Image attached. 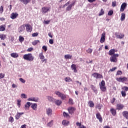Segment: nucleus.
Instances as JSON below:
<instances>
[{
	"label": "nucleus",
	"instance_id": "obj_24",
	"mask_svg": "<svg viewBox=\"0 0 128 128\" xmlns=\"http://www.w3.org/2000/svg\"><path fill=\"white\" fill-rule=\"evenodd\" d=\"M110 112L112 116H116V110L114 108H111Z\"/></svg>",
	"mask_w": 128,
	"mask_h": 128
},
{
	"label": "nucleus",
	"instance_id": "obj_19",
	"mask_svg": "<svg viewBox=\"0 0 128 128\" xmlns=\"http://www.w3.org/2000/svg\"><path fill=\"white\" fill-rule=\"evenodd\" d=\"M21 2L24 4H28V3L32 2V0H20Z\"/></svg>",
	"mask_w": 128,
	"mask_h": 128
},
{
	"label": "nucleus",
	"instance_id": "obj_34",
	"mask_svg": "<svg viewBox=\"0 0 128 128\" xmlns=\"http://www.w3.org/2000/svg\"><path fill=\"white\" fill-rule=\"evenodd\" d=\"M53 124H54L53 121L52 120L48 123L47 126H50V128L51 126H52Z\"/></svg>",
	"mask_w": 128,
	"mask_h": 128
},
{
	"label": "nucleus",
	"instance_id": "obj_40",
	"mask_svg": "<svg viewBox=\"0 0 128 128\" xmlns=\"http://www.w3.org/2000/svg\"><path fill=\"white\" fill-rule=\"evenodd\" d=\"M47 98L49 102H52L54 100V98L50 96H47Z\"/></svg>",
	"mask_w": 128,
	"mask_h": 128
},
{
	"label": "nucleus",
	"instance_id": "obj_11",
	"mask_svg": "<svg viewBox=\"0 0 128 128\" xmlns=\"http://www.w3.org/2000/svg\"><path fill=\"white\" fill-rule=\"evenodd\" d=\"M68 112L70 114H72L76 112V108L74 107H69L68 109Z\"/></svg>",
	"mask_w": 128,
	"mask_h": 128
},
{
	"label": "nucleus",
	"instance_id": "obj_62",
	"mask_svg": "<svg viewBox=\"0 0 128 128\" xmlns=\"http://www.w3.org/2000/svg\"><path fill=\"white\" fill-rule=\"evenodd\" d=\"M4 78V74H0V78Z\"/></svg>",
	"mask_w": 128,
	"mask_h": 128
},
{
	"label": "nucleus",
	"instance_id": "obj_50",
	"mask_svg": "<svg viewBox=\"0 0 128 128\" xmlns=\"http://www.w3.org/2000/svg\"><path fill=\"white\" fill-rule=\"evenodd\" d=\"M88 54H92V49L91 48H88L87 50H86Z\"/></svg>",
	"mask_w": 128,
	"mask_h": 128
},
{
	"label": "nucleus",
	"instance_id": "obj_10",
	"mask_svg": "<svg viewBox=\"0 0 128 128\" xmlns=\"http://www.w3.org/2000/svg\"><path fill=\"white\" fill-rule=\"evenodd\" d=\"M46 112L48 116H52V110L50 108H46Z\"/></svg>",
	"mask_w": 128,
	"mask_h": 128
},
{
	"label": "nucleus",
	"instance_id": "obj_52",
	"mask_svg": "<svg viewBox=\"0 0 128 128\" xmlns=\"http://www.w3.org/2000/svg\"><path fill=\"white\" fill-rule=\"evenodd\" d=\"M19 80L20 82H22V84H24V82H26V80H24L22 78H20Z\"/></svg>",
	"mask_w": 128,
	"mask_h": 128
},
{
	"label": "nucleus",
	"instance_id": "obj_26",
	"mask_svg": "<svg viewBox=\"0 0 128 128\" xmlns=\"http://www.w3.org/2000/svg\"><path fill=\"white\" fill-rule=\"evenodd\" d=\"M6 24L0 26V32H4L6 30Z\"/></svg>",
	"mask_w": 128,
	"mask_h": 128
},
{
	"label": "nucleus",
	"instance_id": "obj_13",
	"mask_svg": "<svg viewBox=\"0 0 128 128\" xmlns=\"http://www.w3.org/2000/svg\"><path fill=\"white\" fill-rule=\"evenodd\" d=\"M127 4L126 2H124L122 5L120 7V12H124V8H126Z\"/></svg>",
	"mask_w": 128,
	"mask_h": 128
},
{
	"label": "nucleus",
	"instance_id": "obj_28",
	"mask_svg": "<svg viewBox=\"0 0 128 128\" xmlns=\"http://www.w3.org/2000/svg\"><path fill=\"white\" fill-rule=\"evenodd\" d=\"M91 88L96 94H98V90L94 85H91Z\"/></svg>",
	"mask_w": 128,
	"mask_h": 128
},
{
	"label": "nucleus",
	"instance_id": "obj_53",
	"mask_svg": "<svg viewBox=\"0 0 128 128\" xmlns=\"http://www.w3.org/2000/svg\"><path fill=\"white\" fill-rule=\"evenodd\" d=\"M17 105L18 106V108H20V100H17Z\"/></svg>",
	"mask_w": 128,
	"mask_h": 128
},
{
	"label": "nucleus",
	"instance_id": "obj_12",
	"mask_svg": "<svg viewBox=\"0 0 128 128\" xmlns=\"http://www.w3.org/2000/svg\"><path fill=\"white\" fill-rule=\"evenodd\" d=\"M26 27V31L28 32H30L32 30V26L30 25L29 24H27L25 26Z\"/></svg>",
	"mask_w": 128,
	"mask_h": 128
},
{
	"label": "nucleus",
	"instance_id": "obj_46",
	"mask_svg": "<svg viewBox=\"0 0 128 128\" xmlns=\"http://www.w3.org/2000/svg\"><path fill=\"white\" fill-rule=\"evenodd\" d=\"M68 104H74V100L72 98H70L68 100Z\"/></svg>",
	"mask_w": 128,
	"mask_h": 128
},
{
	"label": "nucleus",
	"instance_id": "obj_44",
	"mask_svg": "<svg viewBox=\"0 0 128 128\" xmlns=\"http://www.w3.org/2000/svg\"><path fill=\"white\" fill-rule=\"evenodd\" d=\"M38 42H40V40H36L34 42H32V44H33V46H36V44Z\"/></svg>",
	"mask_w": 128,
	"mask_h": 128
},
{
	"label": "nucleus",
	"instance_id": "obj_27",
	"mask_svg": "<svg viewBox=\"0 0 128 128\" xmlns=\"http://www.w3.org/2000/svg\"><path fill=\"white\" fill-rule=\"evenodd\" d=\"M10 56L12 58H18V54L17 53H12Z\"/></svg>",
	"mask_w": 128,
	"mask_h": 128
},
{
	"label": "nucleus",
	"instance_id": "obj_37",
	"mask_svg": "<svg viewBox=\"0 0 128 128\" xmlns=\"http://www.w3.org/2000/svg\"><path fill=\"white\" fill-rule=\"evenodd\" d=\"M103 14H104V9H101L98 16H102Z\"/></svg>",
	"mask_w": 128,
	"mask_h": 128
},
{
	"label": "nucleus",
	"instance_id": "obj_47",
	"mask_svg": "<svg viewBox=\"0 0 128 128\" xmlns=\"http://www.w3.org/2000/svg\"><path fill=\"white\" fill-rule=\"evenodd\" d=\"M116 6V1H114L112 2V6L114 8Z\"/></svg>",
	"mask_w": 128,
	"mask_h": 128
},
{
	"label": "nucleus",
	"instance_id": "obj_6",
	"mask_svg": "<svg viewBox=\"0 0 128 128\" xmlns=\"http://www.w3.org/2000/svg\"><path fill=\"white\" fill-rule=\"evenodd\" d=\"M116 80H117V82H126L128 80V78L126 77H120L119 78H116Z\"/></svg>",
	"mask_w": 128,
	"mask_h": 128
},
{
	"label": "nucleus",
	"instance_id": "obj_38",
	"mask_svg": "<svg viewBox=\"0 0 128 128\" xmlns=\"http://www.w3.org/2000/svg\"><path fill=\"white\" fill-rule=\"evenodd\" d=\"M121 94L123 98L126 97V91L122 90L121 91Z\"/></svg>",
	"mask_w": 128,
	"mask_h": 128
},
{
	"label": "nucleus",
	"instance_id": "obj_29",
	"mask_svg": "<svg viewBox=\"0 0 128 128\" xmlns=\"http://www.w3.org/2000/svg\"><path fill=\"white\" fill-rule=\"evenodd\" d=\"M62 102L60 100H57L55 101V104L56 106H60Z\"/></svg>",
	"mask_w": 128,
	"mask_h": 128
},
{
	"label": "nucleus",
	"instance_id": "obj_33",
	"mask_svg": "<svg viewBox=\"0 0 128 128\" xmlns=\"http://www.w3.org/2000/svg\"><path fill=\"white\" fill-rule=\"evenodd\" d=\"M89 106L90 108H94V102L92 101H90L88 102Z\"/></svg>",
	"mask_w": 128,
	"mask_h": 128
},
{
	"label": "nucleus",
	"instance_id": "obj_32",
	"mask_svg": "<svg viewBox=\"0 0 128 128\" xmlns=\"http://www.w3.org/2000/svg\"><path fill=\"white\" fill-rule=\"evenodd\" d=\"M72 56L70 54H66L64 56V58H66V60H70L72 58Z\"/></svg>",
	"mask_w": 128,
	"mask_h": 128
},
{
	"label": "nucleus",
	"instance_id": "obj_55",
	"mask_svg": "<svg viewBox=\"0 0 128 128\" xmlns=\"http://www.w3.org/2000/svg\"><path fill=\"white\" fill-rule=\"evenodd\" d=\"M122 90H126V92H128V87L124 86L123 88H122Z\"/></svg>",
	"mask_w": 128,
	"mask_h": 128
},
{
	"label": "nucleus",
	"instance_id": "obj_59",
	"mask_svg": "<svg viewBox=\"0 0 128 128\" xmlns=\"http://www.w3.org/2000/svg\"><path fill=\"white\" fill-rule=\"evenodd\" d=\"M49 43L50 44H54V40L50 39L49 40Z\"/></svg>",
	"mask_w": 128,
	"mask_h": 128
},
{
	"label": "nucleus",
	"instance_id": "obj_31",
	"mask_svg": "<svg viewBox=\"0 0 128 128\" xmlns=\"http://www.w3.org/2000/svg\"><path fill=\"white\" fill-rule=\"evenodd\" d=\"M36 104H32L31 108H32L34 110H36Z\"/></svg>",
	"mask_w": 128,
	"mask_h": 128
},
{
	"label": "nucleus",
	"instance_id": "obj_9",
	"mask_svg": "<svg viewBox=\"0 0 128 128\" xmlns=\"http://www.w3.org/2000/svg\"><path fill=\"white\" fill-rule=\"evenodd\" d=\"M28 100L31 102H38V97H31L28 99Z\"/></svg>",
	"mask_w": 128,
	"mask_h": 128
},
{
	"label": "nucleus",
	"instance_id": "obj_21",
	"mask_svg": "<svg viewBox=\"0 0 128 128\" xmlns=\"http://www.w3.org/2000/svg\"><path fill=\"white\" fill-rule=\"evenodd\" d=\"M26 28L24 25H22L20 28H18L19 32H22Z\"/></svg>",
	"mask_w": 128,
	"mask_h": 128
},
{
	"label": "nucleus",
	"instance_id": "obj_39",
	"mask_svg": "<svg viewBox=\"0 0 128 128\" xmlns=\"http://www.w3.org/2000/svg\"><path fill=\"white\" fill-rule=\"evenodd\" d=\"M39 56H40V58L41 60H44V56L42 54V52L39 54Z\"/></svg>",
	"mask_w": 128,
	"mask_h": 128
},
{
	"label": "nucleus",
	"instance_id": "obj_43",
	"mask_svg": "<svg viewBox=\"0 0 128 128\" xmlns=\"http://www.w3.org/2000/svg\"><path fill=\"white\" fill-rule=\"evenodd\" d=\"M96 108H98V110H100L102 108V104H98L96 106Z\"/></svg>",
	"mask_w": 128,
	"mask_h": 128
},
{
	"label": "nucleus",
	"instance_id": "obj_45",
	"mask_svg": "<svg viewBox=\"0 0 128 128\" xmlns=\"http://www.w3.org/2000/svg\"><path fill=\"white\" fill-rule=\"evenodd\" d=\"M32 104H30V102H27L26 104L25 105L24 108H30V106Z\"/></svg>",
	"mask_w": 128,
	"mask_h": 128
},
{
	"label": "nucleus",
	"instance_id": "obj_23",
	"mask_svg": "<svg viewBox=\"0 0 128 128\" xmlns=\"http://www.w3.org/2000/svg\"><path fill=\"white\" fill-rule=\"evenodd\" d=\"M114 52H116V50L112 49L109 51L108 54H110V56H114Z\"/></svg>",
	"mask_w": 128,
	"mask_h": 128
},
{
	"label": "nucleus",
	"instance_id": "obj_17",
	"mask_svg": "<svg viewBox=\"0 0 128 128\" xmlns=\"http://www.w3.org/2000/svg\"><path fill=\"white\" fill-rule=\"evenodd\" d=\"M124 106L122 104H118L116 106V110H122Z\"/></svg>",
	"mask_w": 128,
	"mask_h": 128
},
{
	"label": "nucleus",
	"instance_id": "obj_64",
	"mask_svg": "<svg viewBox=\"0 0 128 128\" xmlns=\"http://www.w3.org/2000/svg\"><path fill=\"white\" fill-rule=\"evenodd\" d=\"M81 125H82V123H80L78 122H77L76 123V126H79L80 127Z\"/></svg>",
	"mask_w": 128,
	"mask_h": 128
},
{
	"label": "nucleus",
	"instance_id": "obj_20",
	"mask_svg": "<svg viewBox=\"0 0 128 128\" xmlns=\"http://www.w3.org/2000/svg\"><path fill=\"white\" fill-rule=\"evenodd\" d=\"M122 114L124 118H126V120H128V111L123 112L122 113Z\"/></svg>",
	"mask_w": 128,
	"mask_h": 128
},
{
	"label": "nucleus",
	"instance_id": "obj_57",
	"mask_svg": "<svg viewBox=\"0 0 128 128\" xmlns=\"http://www.w3.org/2000/svg\"><path fill=\"white\" fill-rule=\"evenodd\" d=\"M2 12H4V7L1 6L0 8V14H2Z\"/></svg>",
	"mask_w": 128,
	"mask_h": 128
},
{
	"label": "nucleus",
	"instance_id": "obj_4",
	"mask_svg": "<svg viewBox=\"0 0 128 128\" xmlns=\"http://www.w3.org/2000/svg\"><path fill=\"white\" fill-rule=\"evenodd\" d=\"M100 88L102 92H104L106 90V82L104 80H102L100 84H99Z\"/></svg>",
	"mask_w": 128,
	"mask_h": 128
},
{
	"label": "nucleus",
	"instance_id": "obj_41",
	"mask_svg": "<svg viewBox=\"0 0 128 128\" xmlns=\"http://www.w3.org/2000/svg\"><path fill=\"white\" fill-rule=\"evenodd\" d=\"M63 116H64V118H70V115H68V114H67L64 112H63Z\"/></svg>",
	"mask_w": 128,
	"mask_h": 128
},
{
	"label": "nucleus",
	"instance_id": "obj_58",
	"mask_svg": "<svg viewBox=\"0 0 128 128\" xmlns=\"http://www.w3.org/2000/svg\"><path fill=\"white\" fill-rule=\"evenodd\" d=\"M115 36H116V38H120V34H118V33L116 32V33H115Z\"/></svg>",
	"mask_w": 128,
	"mask_h": 128
},
{
	"label": "nucleus",
	"instance_id": "obj_35",
	"mask_svg": "<svg viewBox=\"0 0 128 128\" xmlns=\"http://www.w3.org/2000/svg\"><path fill=\"white\" fill-rule=\"evenodd\" d=\"M64 80H65V82H72V79L70 77L66 78H64Z\"/></svg>",
	"mask_w": 128,
	"mask_h": 128
},
{
	"label": "nucleus",
	"instance_id": "obj_42",
	"mask_svg": "<svg viewBox=\"0 0 128 128\" xmlns=\"http://www.w3.org/2000/svg\"><path fill=\"white\" fill-rule=\"evenodd\" d=\"M19 40L20 42H24V37L20 36L19 37Z\"/></svg>",
	"mask_w": 128,
	"mask_h": 128
},
{
	"label": "nucleus",
	"instance_id": "obj_48",
	"mask_svg": "<svg viewBox=\"0 0 128 128\" xmlns=\"http://www.w3.org/2000/svg\"><path fill=\"white\" fill-rule=\"evenodd\" d=\"M21 98H26V96L24 94H21Z\"/></svg>",
	"mask_w": 128,
	"mask_h": 128
},
{
	"label": "nucleus",
	"instance_id": "obj_56",
	"mask_svg": "<svg viewBox=\"0 0 128 128\" xmlns=\"http://www.w3.org/2000/svg\"><path fill=\"white\" fill-rule=\"evenodd\" d=\"M50 22V20H44V24H48Z\"/></svg>",
	"mask_w": 128,
	"mask_h": 128
},
{
	"label": "nucleus",
	"instance_id": "obj_61",
	"mask_svg": "<svg viewBox=\"0 0 128 128\" xmlns=\"http://www.w3.org/2000/svg\"><path fill=\"white\" fill-rule=\"evenodd\" d=\"M116 70V67H114V68H112L111 69H110V72H114V70Z\"/></svg>",
	"mask_w": 128,
	"mask_h": 128
},
{
	"label": "nucleus",
	"instance_id": "obj_51",
	"mask_svg": "<svg viewBox=\"0 0 128 128\" xmlns=\"http://www.w3.org/2000/svg\"><path fill=\"white\" fill-rule=\"evenodd\" d=\"M121 74H122V71H118L116 72V76H121Z\"/></svg>",
	"mask_w": 128,
	"mask_h": 128
},
{
	"label": "nucleus",
	"instance_id": "obj_2",
	"mask_svg": "<svg viewBox=\"0 0 128 128\" xmlns=\"http://www.w3.org/2000/svg\"><path fill=\"white\" fill-rule=\"evenodd\" d=\"M55 94L58 98H60L62 100H64L66 98V96L63 93L60 92L58 91H56Z\"/></svg>",
	"mask_w": 128,
	"mask_h": 128
},
{
	"label": "nucleus",
	"instance_id": "obj_18",
	"mask_svg": "<svg viewBox=\"0 0 128 128\" xmlns=\"http://www.w3.org/2000/svg\"><path fill=\"white\" fill-rule=\"evenodd\" d=\"M18 16V14L16 13H12L10 15V18L12 20H14V18H16V17Z\"/></svg>",
	"mask_w": 128,
	"mask_h": 128
},
{
	"label": "nucleus",
	"instance_id": "obj_36",
	"mask_svg": "<svg viewBox=\"0 0 128 128\" xmlns=\"http://www.w3.org/2000/svg\"><path fill=\"white\" fill-rule=\"evenodd\" d=\"M0 38L2 40H4V38H6V35L3 34H0Z\"/></svg>",
	"mask_w": 128,
	"mask_h": 128
},
{
	"label": "nucleus",
	"instance_id": "obj_60",
	"mask_svg": "<svg viewBox=\"0 0 128 128\" xmlns=\"http://www.w3.org/2000/svg\"><path fill=\"white\" fill-rule=\"evenodd\" d=\"M42 49L44 50V52H46V50H48V48L46 47V46H42Z\"/></svg>",
	"mask_w": 128,
	"mask_h": 128
},
{
	"label": "nucleus",
	"instance_id": "obj_30",
	"mask_svg": "<svg viewBox=\"0 0 128 128\" xmlns=\"http://www.w3.org/2000/svg\"><path fill=\"white\" fill-rule=\"evenodd\" d=\"M125 19H126V14H124V13H122L120 17V20L122 22H124V20Z\"/></svg>",
	"mask_w": 128,
	"mask_h": 128
},
{
	"label": "nucleus",
	"instance_id": "obj_7",
	"mask_svg": "<svg viewBox=\"0 0 128 128\" xmlns=\"http://www.w3.org/2000/svg\"><path fill=\"white\" fill-rule=\"evenodd\" d=\"M92 76H94V78H103L102 75L98 72H94L92 74Z\"/></svg>",
	"mask_w": 128,
	"mask_h": 128
},
{
	"label": "nucleus",
	"instance_id": "obj_25",
	"mask_svg": "<svg viewBox=\"0 0 128 128\" xmlns=\"http://www.w3.org/2000/svg\"><path fill=\"white\" fill-rule=\"evenodd\" d=\"M70 124V122L66 120H64L62 122V124L63 126H68V125Z\"/></svg>",
	"mask_w": 128,
	"mask_h": 128
},
{
	"label": "nucleus",
	"instance_id": "obj_1",
	"mask_svg": "<svg viewBox=\"0 0 128 128\" xmlns=\"http://www.w3.org/2000/svg\"><path fill=\"white\" fill-rule=\"evenodd\" d=\"M23 58L26 60L32 62L34 60V56L31 54H26L24 55Z\"/></svg>",
	"mask_w": 128,
	"mask_h": 128
},
{
	"label": "nucleus",
	"instance_id": "obj_22",
	"mask_svg": "<svg viewBox=\"0 0 128 128\" xmlns=\"http://www.w3.org/2000/svg\"><path fill=\"white\" fill-rule=\"evenodd\" d=\"M24 114V112H18L16 116V119L18 120L20 118V116H22Z\"/></svg>",
	"mask_w": 128,
	"mask_h": 128
},
{
	"label": "nucleus",
	"instance_id": "obj_8",
	"mask_svg": "<svg viewBox=\"0 0 128 128\" xmlns=\"http://www.w3.org/2000/svg\"><path fill=\"white\" fill-rule=\"evenodd\" d=\"M106 42V32H104L101 36V38L100 39V42L103 44Z\"/></svg>",
	"mask_w": 128,
	"mask_h": 128
},
{
	"label": "nucleus",
	"instance_id": "obj_5",
	"mask_svg": "<svg viewBox=\"0 0 128 128\" xmlns=\"http://www.w3.org/2000/svg\"><path fill=\"white\" fill-rule=\"evenodd\" d=\"M42 14H46V12H50V7H49V6L43 7L42 8Z\"/></svg>",
	"mask_w": 128,
	"mask_h": 128
},
{
	"label": "nucleus",
	"instance_id": "obj_14",
	"mask_svg": "<svg viewBox=\"0 0 128 128\" xmlns=\"http://www.w3.org/2000/svg\"><path fill=\"white\" fill-rule=\"evenodd\" d=\"M70 68L72 70H74V72H78V70H76V64H72Z\"/></svg>",
	"mask_w": 128,
	"mask_h": 128
},
{
	"label": "nucleus",
	"instance_id": "obj_63",
	"mask_svg": "<svg viewBox=\"0 0 128 128\" xmlns=\"http://www.w3.org/2000/svg\"><path fill=\"white\" fill-rule=\"evenodd\" d=\"M38 33H34L33 34H32V36H38Z\"/></svg>",
	"mask_w": 128,
	"mask_h": 128
},
{
	"label": "nucleus",
	"instance_id": "obj_49",
	"mask_svg": "<svg viewBox=\"0 0 128 128\" xmlns=\"http://www.w3.org/2000/svg\"><path fill=\"white\" fill-rule=\"evenodd\" d=\"M9 122H14V118H12V116L10 117Z\"/></svg>",
	"mask_w": 128,
	"mask_h": 128
},
{
	"label": "nucleus",
	"instance_id": "obj_16",
	"mask_svg": "<svg viewBox=\"0 0 128 128\" xmlns=\"http://www.w3.org/2000/svg\"><path fill=\"white\" fill-rule=\"evenodd\" d=\"M74 6V2H73L72 4H70L66 8V10L70 11L72 10V8Z\"/></svg>",
	"mask_w": 128,
	"mask_h": 128
},
{
	"label": "nucleus",
	"instance_id": "obj_15",
	"mask_svg": "<svg viewBox=\"0 0 128 128\" xmlns=\"http://www.w3.org/2000/svg\"><path fill=\"white\" fill-rule=\"evenodd\" d=\"M96 118L100 122H102V116H100V113H97L96 114Z\"/></svg>",
	"mask_w": 128,
	"mask_h": 128
},
{
	"label": "nucleus",
	"instance_id": "obj_54",
	"mask_svg": "<svg viewBox=\"0 0 128 128\" xmlns=\"http://www.w3.org/2000/svg\"><path fill=\"white\" fill-rule=\"evenodd\" d=\"M112 14H114V12L112 10H110L108 12V16H112Z\"/></svg>",
	"mask_w": 128,
	"mask_h": 128
},
{
	"label": "nucleus",
	"instance_id": "obj_3",
	"mask_svg": "<svg viewBox=\"0 0 128 128\" xmlns=\"http://www.w3.org/2000/svg\"><path fill=\"white\" fill-rule=\"evenodd\" d=\"M116 58H118V54H114L110 57V62H116L118 60Z\"/></svg>",
	"mask_w": 128,
	"mask_h": 128
}]
</instances>
